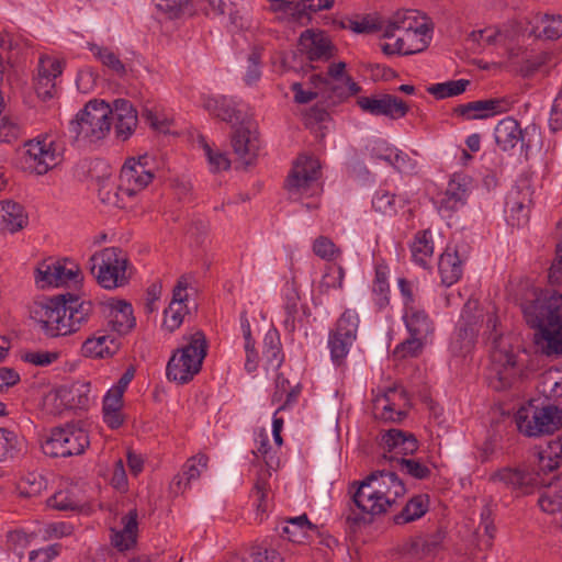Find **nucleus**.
Returning a JSON list of instances; mask_svg holds the SVG:
<instances>
[{"label": "nucleus", "instance_id": "obj_27", "mask_svg": "<svg viewBox=\"0 0 562 562\" xmlns=\"http://www.w3.org/2000/svg\"><path fill=\"white\" fill-rule=\"evenodd\" d=\"M111 122L114 123L116 136L123 140L127 139L137 126V113L132 103L124 99L113 102Z\"/></svg>", "mask_w": 562, "mask_h": 562}, {"label": "nucleus", "instance_id": "obj_24", "mask_svg": "<svg viewBox=\"0 0 562 562\" xmlns=\"http://www.w3.org/2000/svg\"><path fill=\"white\" fill-rule=\"evenodd\" d=\"M120 348V338L102 328L83 341L81 352L89 358H110L117 353Z\"/></svg>", "mask_w": 562, "mask_h": 562}, {"label": "nucleus", "instance_id": "obj_16", "mask_svg": "<svg viewBox=\"0 0 562 562\" xmlns=\"http://www.w3.org/2000/svg\"><path fill=\"white\" fill-rule=\"evenodd\" d=\"M327 75L329 79L316 75L312 77V80L315 85L316 82L323 83L326 89L330 90L329 98L334 99L333 102L342 101L361 90L360 86L346 74V63L344 61L329 65Z\"/></svg>", "mask_w": 562, "mask_h": 562}, {"label": "nucleus", "instance_id": "obj_52", "mask_svg": "<svg viewBox=\"0 0 562 562\" xmlns=\"http://www.w3.org/2000/svg\"><path fill=\"white\" fill-rule=\"evenodd\" d=\"M45 487V482L40 474L29 473L21 477L16 483V490L23 497H33L38 495Z\"/></svg>", "mask_w": 562, "mask_h": 562}, {"label": "nucleus", "instance_id": "obj_31", "mask_svg": "<svg viewBox=\"0 0 562 562\" xmlns=\"http://www.w3.org/2000/svg\"><path fill=\"white\" fill-rule=\"evenodd\" d=\"M138 513L131 509L122 517L123 528L121 530L111 529V542L120 551L132 549L137 542L138 536Z\"/></svg>", "mask_w": 562, "mask_h": 562}, {"label": "nucleus", "instance_id": "obj_50", "mask_svg": "<svg viewBox=\"0 0 562 562\" xmlns=\"http://www.w3.org/2000/svg\"><path fill=\"white\" fill-rule=\"evenodd\" d=\"M312 250L325 261H334L341 255V249L329 237L323 235L315 238Z\"/></svg>", "mask_w": 562, "mask_h": 562}, {"label": "nucleus", "instance_id": "obj_46", "mask_svg": "<svg viewBox=\"0 0 562 562\" xmlns=\"http://www.w3.org/2000/svg\"><path fill=\"white\" fill-rule=\"evenodd\" d=\"M404 204L405 200L403 198H397L385 190L378 191L372 200L374 210L386 215L395 214L397 207H403Z\"/></svg>", "mask_w": 562, "mask_h": 562}, {"label": "nucleus", "instance_id": "obj_44", "mask_svg": "<svg viewBox=\"0 0 562 562\" xmlns=\"http://www.w3.org/2000/svg\"><path fill=\"white\" fill-rule=\"evenodd\" d=\"M263 356L268 368L276 370L282 364L284 356L281 351L280 338L277 331L267 333L265 337Z\"/></svg>", "mask_w": 562, "mask_h": 562}, {"label": "nucleus", "instance_id": "obj_49", "mask_svg": "<svg viewBox=\"0 0 562 562\" xmlns=\"http://www.w3.org/2000/svg\"><path fill=\"white\" fill-rule=\"evenodd\" d=\"M358 325V314L355 311L347 310L337 321L336 328L331 334L347 337V340H355Z\"/></svg>", "mask_w": 562, "mask_h": 562}, {"label": "nucleus", "instance_id": "obj_62", "mask_svg": "<svg viewBox=\"0 0 562 562\" xmlns=\"http://www.w3.org/2000/svg\"><path fill=\"white\" fill-rule=\"evenodd\" d=\"M529 203V189L526 188L525 191L515 189L508 194L506 206L510 210V212L521 213L525 211V209L528 207Z\"/></svg>", "mask_w": 562, "mask_h": 562}, {"label": "nucleus", "instance_id": "obj_6", "mask_svg": "<svg viewBox=\"0 0 562 562\" xmlns=\"http://www.w3.org/2000/svg\"><path fill=\"white\" fill-rule=\"evenodd\" d=\"M206 356V341L201 331L191 336L190 342L178 349L167 364V378L184 384L199 373Z\"/></svg>", "mask_w": 562, "mask_h": 562}, {"label": "nucleus", "instance_id": "obj_10", "mask_svg": "<svg viewBox=\"0 0 562 562\" xmlns=\"http://www.w3.org/2000/svg\"><path fill=\"white\" fill-rule=\"evenodd\" d=\"M154 177L147 155L126 159L119 177L120 194L126 195L128 200L135 198L151 183Z\"/></svg>", "mask_w": 562, "mask_h": 562}, {"label": "nucleus", "instance_id": "obj_25", "mask_svg": "<svg viewBox=\"0 0 562 562\" xmlns=\"http://www.w3.org/2000/svg\"><path fill=\"white\" fill-rule=\"evenodd\" d=\"M526 133L517 120L507 116L496 124L494 137L496 145L504 151L512 150L517 146L528 149L530 145L525 140Z\"/></svg>", "mask_w": 562, "mask_h": 562}, {"label": "nucleus", "instance_id": "obj_43", "mask_svg": "<svg viewBox=\"0 0 562 562\" xmlns=\"http://www.w3.org/2000/svg\"><path fill=\"white\" fill-rule=\"evenodd\" d=\"M301 393L300 384L291 385L290 381L280 373L276 379V392L273 402H283L279 409L285 408L288 405L295 403Z\"/></svg>", "mask_w": 562, "mask_h": 562}, {"label": "nucleus", "instance_id": "obj_38", "mask_svg": "<svg viewBox=\"0 0 562 562\" xmlns=\"http://www.w3.org/2000/svg\"><path fill=\"white\" fill-rule=\"evenodd\" d=\"M562 464V437L551 440L538 454V469L543 474L552 473Z\"/></svg>", "mask_w": 562, "mask_h": 562}, {"label": "nucleus", "instance_id": "obj_59", "mask_svg": "<svg viewBox=\"0 0 562 562\" xmlns=\"http://www.w3.org/2000/svg\"><path fill=\"white\" fill-rule=\"evenodd\" d=\"M426 341L418 337L411 336L405 341L401 342L393 351V356L397 359H405L408 357H417L423 349Z\"/></svg>", "mask_w": 562, "mask_h": 562}, {"label": "nucleus", "instance_id": "obj_55", "mask_svg": "<svg viewBox=\"0 0 562 562\" xmlns=\"http://www.w3.org/2000/svg\"><path fill=\"white\" fill-rule=\"evenodd\" d=\"M345 279V269L341 266L327 267L319 283L321 292L327 293L330 289H341Z\"/></svg>", "mask_w": 562, "mask_h": 562}, {"label": "nucleus", "instance_id": "obj_15", "mask_svg": "<svg viewBox=\"0 0 562 562\" xmlns=\"http://www.w3.org/2000/svg\"><path fill=\"white\" fill-rule=\"evenodd\" d=\"M431 29L428 26L425 16L417 21V29L407 33L405 38H395L393 42H386L381 45V49L386 55H413L425 50L429 45Z\"/></svg>", "mask_w": 562, "mask_h": 562}, {"label": "nucleus", "instance_id": "obj_19", "mask_svg": "<svg viewBox=\"0 0 562 562\" xmlns=\"http://www.w3.org/2000/svg\"><path fill=\"white\" fill-rule=\"evenodd\" d=\"M357 104L366 113L384 115L392 120L404 117L409 111V105L393 94H382L380 98L360 97Z\"/></svg>", "mask_w": 562, "mask_h": 562}, {"label": "nucleus", "instance_id": "obj_28", "mask_svg": "<svg viewBox=\"0 0 562 562\" xmlns=\"http://www.w3.org/2000/svg\"><path fill=\"white\" fill-rule=\"evenodd\" d=\"M401 400H403V394L397 387H387L374 396V413L385 420L400 422L405 416L398 407L397 402Z\"/></svg>", "mask_w": 562, "mask_h": 562}, {"label": "nucleus", "instance_id": "obj_35", "mask_svg": "<svg viewBox=\"0 0 562 562\" xmlns=\"http://www.w3.org/2000/svg\"><path fill=\"white\" fill-rule=\"evenodd\" d=\"M0 228L3 232L14 234L25 227L27 224V215L24 207L13 201L0 202Z\"/></svg>", "mask_w": 562, "mask_h": 562}, {"label": "nucleus", "instance_id": "obj_63", "mask_svg": "<svg viewBox=\"0 0 562 562\" xmlns=\"http://www.w3.org/2000/svg\"><path fill=\"white\" fill-rule=\"evenodd\" d=\"M372 291L378 296L376 304L380 307H384L389 303V282L386 273L381 269H376L375 271V279L373 282Z\"/></svg>", "mask_w": 562, "mask_h": 562}, {"label": "nucleus", "instance_id": "obj_11", "mask_svg": "<svg viewBox=\"0 0 562 562\" xmlns=\"http://www.w3.org/2000/svg\"><path fill=\"white\" fill-rule=\"evenodd\" d=\"M542 474L537 464H529L499 469L491 475L490 481L501 482L516 495L524 496L532 494L541 484H544Z\"/></svg>", "mask_w": 562, "mask_h": 562}, {"label": "nucleus", "instance_id": "obj_14", "mask_svg": "<svg viewBox=\"0 0 562 562\" xmlns=\"http://www.w3.org/2000/svg\"><path fill=\"white\" fill-rule=\"evenodd\" d=\"M232 147L237 158L245 165H252L259 154L260 140L257 124L254 120H245L235 127L231 137Z\"/></svg>", "mask_w": 562, "mask_h": 562}, {"label": "nucleus", "instance_id": "obj_29", "mask_svg": "<svg viewBox=\"0 0 562 562\" xmlns=\"http://www.w3.org/2000/svg\"><path fill=\"white\" fill-rule=\"evenodd\" d=\"M420 18L417 11L402 10L395 12L383 26V37L394 40L407 35L412 30L417 29V21Z\"/></svg>", "mask_w": 562, "mask_h": 562}, {"label": "nucleus", "instance_id": "obj_48", "mask_svg": "<svg viewBox=\"0 0 562 562\" xmlns=\"http://www.w3.org/2000/svg\"><path fill=\"white\" fill-rule=\"evenodd\" d=\"M240 325L243 329V335L245 338V350H246V362L245 368L248 372H254L259 362L258 352L255 350V341L251 338L250 324L246 317V313L241 314Z\"/></svg>", "mask_w": 562, "mask_h": 562}, {"label": "nucleus", "instance_id": "obj_2", "mask_svg": "<svg viewBox=\"0 0 562 562\" xmlns=\"http://www.w3.org/2000/svg\"><path fill=\"white\" fill-rule=\"evenodd\" d=\"M93 312L91 301L66 293L31 305V318L48 337L67 336L78 331Z\"/></svg>", "mask_w": 562, "mask_h": 562}, {"label": "nucleus", "instance_id": "obj_39", "mask_svg": "<svg viewBox=\"0 0 562 562\" xmlns=\"http://www.w3.org/2000/svg\"><path fill=\"white\" fill-rule=\"evenodd\" d=\"M537 389L547 398L562 397V370L550 368L541 373Z\"/></svg>", "mask_w": 562, "mask_h": 562}, {"label": "nucleus", "instance_id": "obj_9", "mask_svg": "<svg viewBox=\"0 0 562 562\" xmlns=\"http://www.w3.org/2000/svg\"><path fill=\"white\" fill-rule=\"evenodd\" d=\"M516 424L528 437L550 435L562 425V411L554 405L522 407L516 414Z\"/></svg>", "mask_w": 562, "mask_h": 562}, {"label": "nucleus", "instance_id": "obj_60", "mask_svg": "<svg viewBox=\"0 0 562 562\" xmlns=\"http://www.w3.org/2000/svg\"><path fill=\"white\" fill-rule=\"evenodd\" d=\"M60 352L48 350H35L24 352L21 358L23 361L36 367H46L58 360Z\"/></svg>", "mask_w": 562, "mask_h": 562}, {"label": "nucleus", "instance_id": "obj_18", "mask_svg": "<svg viewBox=\"0 0 562 562\" xmlns=\"http://www.w3.org/2000/svg\"><path fill=\"white\" fill-rule=\"evenodd\" d=\"M80 269L72 261H44L37 268L36 282L44 286H60L70 282H78Z\"/></svg>", "mask_w": 562, "mask_h": 562}, {"label": "nucleus", "instance_id": "obj_13", "mask_svg": "<svg viewBox=\"0 0 562 562\" xmlns=\"http://www.w3.org/2000/svg\"><path fill=\"white\" fill-rule=\"evenodd\" d=\"M321 164L312 157L302 155L293 164L289 173L285 188L291 196L302 195L308 192L319 177Z\"/></svg>", "mask_w": 562, "mask_h": 562}, {"label": "nucleus", "instance_id": "obj_12", "mask_svg": "<svg viewBox=\"0 0 562 562\" xmlns=\"http://www.w3.org/2000/svg\"><path fill=\"white\" fill-rule=\"evenodd\" d=\"M25 168L36 175H45L61 161L59 146L48 136L25 144Z\"/></svg>", "mask_w": 562, "mask_h": 562}, {"label": "nucleus", "instance_id": "obj_17", "mask_svg": "<svg viewBox=\"0 0 562 562\" xmlns=\"http://www.w3.org/2000/svg\"><path fill=\"white\" fill-rule=\"evenodd\" d=\"M64 63L55 57L43 55L38 59L34 88L43 101L53 99L57 93L56 79L63 74Z\"/></svg>", "mask_w": 562, "mask_h": 562}, {"label": "nucleus", "instance_id": "obj_8", "mask_svg": "<svg viewBox=\"0 0 562 562\" xmlns=\"http://www.w3.org/2000/svg\"><path fill=\"white\" fill-rule=\"evenodd\" d=\"M87 430L78 424L55 427L42 443L43 452L53 458L80 456L89 447Z\"/></svg>", "mask_w": 562, "mask_h": 562}, {"label": "nucleus", "instance_id": "obj_37", "mask_svg": "<svg viewBox=\"0 0 562 562\" xmlns=\"http://www.w3.org/2000/svg\"><path fill=\"white\" fill-rule=\"evenodd\" d=\"M538 504L544 513L557 514L562 513V479L555 481H544V484Z\"/></svg>", "mask_w": 562, "mask_h": 562}, {"label": "nucleus", "instance_id": "obj_41", "mask_svg": "<svg viewBox=\"0 0 562 562\" xmlns=\"http://www.w3.org/2000/svg\"><path fill=\"white\" fill-rule=\"evenodd\" d=\"M88 47L93 56L114 75L119 77H124L126 75L127 70L125 65L112 49L93 43H89Z\"/></svg>", "mask_w": 562, "mask_h": 562}, {"label": "nucleus", "instance_id": "obj_53", "mask_svg": "<svg viewBox=\"0 0 562 562\" xmlns=\"http://www.w3.org/2000/svg\"><path fill=\"white\" fill-rule=\"evenodd\" d=\"M209 457L204 453H198L188 459L182 468V473L186 476L184 487H188L193 480L200 477L203 470L207 468Z\"/></svg>", "mask_w": 562, "mask_h": 562}, {"label": "nucleus", "instance_id": "obj_23", "mask_svg": "<svg viewBox=\"0 0 562 562\" xmlns=\"http://www.w3.org/2000/svg\"><path fill=\"white\" fill-rule=\"evenodd\" d=\"M300 52L305 54L311 61L328 60L335 52V47L324 32L313 30L304 31L299 41Z\"/></svg>", "mask_w": 562, "mask_h": 562}, {"label": "nucleus", "instance_id": "obj_64", "mask_svg": "<svg viewBox=\"0 0 562 562\" xmlns=\"http://www.w3.org/2000/svg\"><path fill=\"white\" fill-rule=\"evenodd\" d=\"M467 198V189L456 181L448 186L443 203L449 209H457L458 204H463Z\"/></svg>", "mask_w": 562, "mask_h": 562}, {"label": "nucleus", "instance_id": "obj_54", "mask_svg": "<svg viewBox=\"0 0 562 562\" xmlns=\"http://www.w3.org/2000/svg\"><path fill=\"white\" fill-rule=\"evenodd\" d=\"M187 313V306L181 303H170L165 310L162 326L168 331H173L180 327Z\"/></svg>", "mask_w": 562, "mask_h": 562}, {"label": "nucleus", "instance_id": "obj_40", "mask_svg": "<svg viewBox=\"0 0 562 562\" xmlns=\"http://www.w3.org/2000/svg\"><path fill=\"white\" fill-rule=\"evenodd\" d=\"M533 33L539 38L554 41L562 36V16L543 14L536 21Z\"/></svg>", "mask_w": 562, "mask_h": 562}, {"label": "nucleus", "instance_id": "obj_32", "mask_svg": "<svg viewBox=\"0 0 562 562\" xmlns=\"http://www.w3.org/2000/svg\"><path fill=\"white\" fill-rule=\"evenodd\" d=\"M463 260L464 258L458 248H446L438 262L442 284L450 286L461 278Z\"/></svg>", "mask_w": 562, "mask_h": 562}, {"label": "nucleus", "instance_id": "obj_1", "mask_svg": "<svg viewBox=\"0 0 562 562\" xmlns=\"http://www.w3.org/2000/svg\"><path fill=\"white\" fill-rule=\"evenodd\" d=\"M558 231L557 257L548 276L550 288L531 289L521 302L527 324L538 329L537 350L546 356L562 355V220Z\"/></svg>", "mask_w": 562, "mask_h": 562}, {"label": "nucleus", "instance_id": "obj_58", "mask_svg": "<svg viewBox=\"0 0 562 562\" xmlns=\"http://www.w3.org/2000/svg\"><path fill=\"white\" fill-rule=\"evenodd\" d=\"M384 21L372 15H366L357 20L349 21V27L355 33L370 34L376 31H383Z\"/></svg>", "mask_w": 562, "mask_h": 562}, {"label": "nucleus", "instance_id": "obj_47", "mask_svg": "<svg viewBox=\"0 0 562 562\" xmlns=\"http://www.w3.org/2000/svg\"><path fill=\"white\" fill-rule=\"evenodd\" d=\"M35 537V532H25L22 529L11 530L7 533V549L21 559Z\"/></svg>", "mask_w": 562, "mask_h": 562}, {"label": "nucleus", "instance_id": "obj_33", "mask_svg": "<svg viewBox=\"0 0 562 562\" xmlns=\"http://www.w3.org/2000/svg\"><path fill=\"white\" fill-rule=\"evenodd\" d=\"M404 321L411 336H415L427 341L428 337L434 334V322L423 310H418L415 306H408L405 310Z\"/></svg>", "mask_w": 562, "mask_h": 562}, {"label": "nucleus", "instance_id": "obj_36", "mask_svg": "<svg viewBox=\"0 0 562 562\" xmlns=\"http://www.w3.org/2000/svg\"><path fill=\"white\" fill-rule=\"evenodd\" d=\"M435 250L432 234L429 229L416 233L411 245L413 261L423 268L430 267Z\"/></svg>", "mask_w": 562, "mask_h": 562}, {"label": "nucleus", "instance_id": "obj_57", "mask_svg": "<svg viewBox=\"0 0 562 562\" xmlns=\"http://www.w3.org/2000/svg\"><path fill=\"white\" fill-rule=\"evenodd\" d=\"M270 476L271 473L268 470H261L254 485V495L258 502L257 508L262 513L267 510V497L270 490L268 480Z\"/></svg>", "mask_w": 562, "mask_h": 562}, {"label": "nucleus", "instance_id": "obj_21", "mask_svg": "<svg viewBox=\"0 0 562 562\" xmlns=\"http://www.w3.org/2000/svg\"><path fill=\"white\" fill-rule=\"evenodd\" d=\"M512 101L507 98L485 99L459 104L453 109V113L465 120H482L505 113L512 109Z\"/></svg>", "mask_w": 562, "mask_h": 562}, {"label": "nucleus", "instance_id": "obj_61", "mask_svg": "<svg viewBox=\"0 0 562 562\" xmlns=\"http://www.w3.org/2000/svg\"><path fill=\"white\" fill-rule=\"evenodd\" d=\"M201 143L212 170H227L231 167V160L226 154L213 150L204 138L201 139Z\"/></svg>", "mask_w": 562, "mask_h": 562}, {"label": "nucleus", "instance_id": "obj_26", "mask_svg": "<svg viewBox=\"0 0 562 562\" xmlns=\"http://www.w3.org/2000/svg\"><path fill=\"white\" fill-rule=\"evenodd\" d=\"M106 321L111 333L117 338L128 334L136 325L132 305L121 300L109 302Z\"/></svg>", "mask_w": 562, "mask_h": 562}, {"label": "nucleus", "instance_id": "obj_45", "mask_svg": "<svg viewBox=\"0 0 562 562\" xmlns=\"http://www.w3.org/2000/svg\"><path fill=\"white\" fill-rule=\"evenodd\" d=\"M469 83L470 81L465 79L449 80L429 86L427 88V92L434 95L436 99H446L463 93Z\"/></svg>", "mask_w": 562, "mask_h": 562}, {"label": "nucleus", "instance_id": "obj_30", "mask_svg": "<svg viewBox=\"0 0 562 562\" xmlns=\"http://www.w3.org/2000/svg\"><path fill=\"white\" fill-rule=\"evenodd\" d=\"M205 108L214 116L231 123L234 128L243 125L245 120H252L247 113L236 109L234 102L226 97L207 99Z\"/></svg>", "mask_w": 562, "mask_h": 562}, {"label": "nucleus", "instance_id": "obj_51", "mask_svg": "<svg viewBox=\"0 0 562 562\" xmlns=\"http://www.w3.org/2000/svg\"><path fill=\"white\" fill-rule=\"evenodd\" d=\"M19 450V436L12 430L0 428V461L14 458Z\"/></svg>", "mask_w": 562, "mask_h": 562}, {"label": "nucleus", "instance_id": "obj_22", "mask_svg": "<svg viewBox=\"0 0 562 562\" xmlns=\"http://www.w3.org/2000/svg\"><path fill=\"white\" fill-rule=\"evenodd\" d=\"M382 443L386 453L385 459L396 463V459L413 454L418 449L416 437L401 429H390L382 435Z\"/></svg>", "mask_w": 562, "mask_h": 562}, {"label": "nucleus", "instance_id": "obj_56", "mask_svg": "<svg viewBox=\"0 0 562 562\" xmlns=\"http://www.w3.org/2000/svg\"><path fill=\"white\" fill-rule=\"evenodd\" d=\"M395 467H398L402 471L417 480L428 479L431 474V470L426 464L415 459H396Z\"/></svg>", "mask_w": 562, "mask_h": 562}, {"label": "nucleus", "instance_id": "obj_5", "mask_svg": "<svg viewBox=\"0 0 562 562\" xmlns=\"http://www.w3.org/2000/svg\"><path fill=\"white\" fill-rule=\"evenodd\" d=\"M112 106L104 101L91 100L70 121L69 132L76 140L94 143L103 139L111 130Z\"/></svg>", "mask_w": 562, "mask_h": 562}, {"label": "nucleus", "instance_id": "obj_34", "mask_svg": "<svg viewBox=\"0 0 562 562\" xmlns=\"http://www.w3.org/2000/svg\"><path fill=\"white\" fill-rule=\"evenodd\" d=\"M477 333V322L473 318H463L450 344L451 352L456 356L467 355L474 346Z\"/></svg>", "mask_w": 562, "mask_h": 562}, {"label": "nucleus", "instance_id": "obj_7", "mask_svg": "<svg viewBox=\"0 0 562 562\" xmlns=\"http://www.w3.org/2000/svg\"><path fill=\"white\" fill-rule=\"evenodd\" d=\"M126 254L116 247L104 248L90 258V270L104 289H115L127 282Z\"/></svg>", "mask_w": 562, "mask_h": 562}, {"label": "nucleus", "instance_id": "obj_42", "mask_svg": "<svg viewBox=\"0 0 562 562\" xmlns=\"http://www.w3.org/2000/svg\"><path fill=\"white\" fill-rule=\"evenodd\" d=\"M428 509V497L426 495H417L411 498L401 513L394 516L397 525L414 521L426 514Z\"/></svg>", "mask_w": 562, "mask_h": 562}, {"label": "nucleus", "instance_id": "obj_3", "mask_svg": "<svg viewBox=\"0 0 562 562\" xmlns=\"http://www.w3.org/2000/svg\"><path fill=\"white\" fill-rule=\"evenodd\" d=\"M352 502L362 515H381L386 513L406 488L393 471H374L361 482H352Z\"/></svg>", "mask_w": 562, "mask_h": 562}, {"label": "nucleus", "instance_id": "obj_20", "mask_svg": "<svg viewBox=\"0 0 562 562\" xmlns=\"http://www.w3.org/2000/svg\"><path fill=\"white\" fill-rule=\"evenodd\" d=\"M90 383L74 382L58 386L54 393L57 407H49L53 413H60L64 409H86L90 403Z\"/></svg>", "mask_w": 562, "mask_h": 562}, {"label": "nucleus", "instance_id": "obj_4", "mask_svg": "<svg viewBox=\"0 0 562 562\" xmlns=\"http://www.w3.org/2000/svg\"><path fill=\"white\" fill-rule=\"evenodd\" d=\"M491 328L488 339L492 342L490 383L496 391L510 389L524 374V364L518 360L512 345L496 333L497 317L490 315L486 322Z\"/></svg>", "mask_w": 562, "mask_h": 562}]
</instances>
